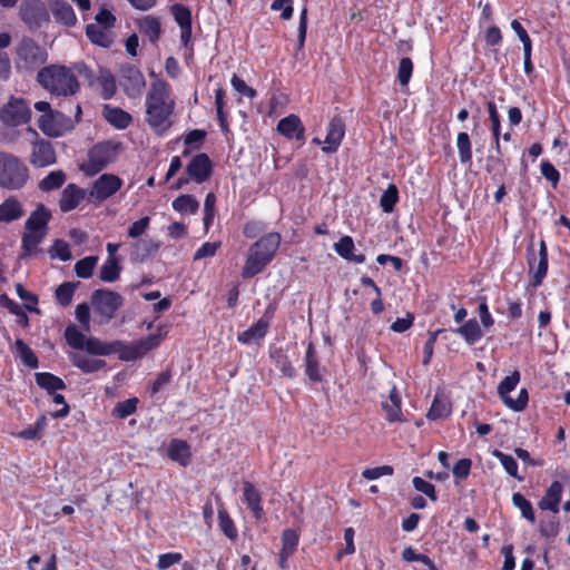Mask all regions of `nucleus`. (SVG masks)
<instances>
[{"label":"nucleus","instance_id":"nucleus-35","mask_svg":"<svg viewBox=\"0 0 570 570\" xmlns=\"http://www.w3.org/2000/svg\"><path fill=\"white\" fill-rule=\"evenodd\" d=\"M140 32L155 43L160 36V22L157 18L148 16L139 22Z\"/></svg>","mask_w":570,"mask_h":570},{"label":"nucleus","instance_id":"nucleus-47","mask_svg":"<svg viewBox=\"0 0 570 570\" xmlns=\"http://www.w3.org/2000/svg\"><path fill=\"white\" fill-rule=\"evenodd\" d=\"M512 502L517 508L520 509L524 519L532 523L535 521V515L530 501L527 500L521 493H514L512 495Z\"/></svg>","mask_w":570,"mask_h":570},{"label":"nucleus","instance_id":"nucleus-14","mask_svg":"<svg viewBox=\"0 0 570 570\" xmlns=\"http://www.w3.org/2000/svg\"><path fill=\"white\" fill-rule=\"evenodd\" d=\"M122 186V180L111 174H104L95 180L89 191V202L101 203L115 195Z\"/></svg>","mask_w":570,"mask_h":570},{"label":"nucleus","instance_id":"nucleus-10","mask_svg":"<svg viewBox=\"0 0 570 570\" xmlns=\"http://www.w3.org/2000/svg\"><path fill=\"white\" fill-rule=\"evenodd\" d=\"M31 118V110L24 99L10 97L9 101L0 108V120L9 127L27 124Z\"/></svg>","mask_w":570,"mask_h":570},{"label":"nucleus","instance_id":"nucleus-57","mask_svg":"<svg viewBox=\"0 0 570 570\" xmlns=\"http://www.w3.org/2000/svg\"><path fill=\"white\" fill-rule=\"evenodd\" d=\"M488 111L490 116V121L492 124V131L495 139L497 145V151L500 153V145H499V131H500V117L497 111V107L493 101L488 102Z\"/></svg>","mask_w":570,"mask_h":570},{"label":"nucleus","instance_id":"nucleus-43","mask_svg":"<svg viewBox=\"0 0 570 570\" xmlns=\"http://www.w3.org/2000/svg\"><path fill=\"white\" fill-rule=\"evenodd\" d=\"M175 210L180 213H196L199 208V203L191 195H181L173 202Z\"/></svg>","mask_w":570,"mask_h":570},{"label":"nucleus","instance_id":"nucleus-55","mask_svg":"<svg viewBox=\"0 0 570 570\" xmlns=\"http://www.w3.org/2000/svg\"><path fill=\"white\" fill-rule=\"evenodd\" d=\"M493 455L500 460L503 468L511 476L522 480V478L518 475V464L511 455H507L499 450H494Z\"/></svg>","mask_w":570,"mask_h":570},{"label":"nucleus","instance_id":"nucleus-31","mask_svg":"<svg viewBox=\"0 0 570 570\" xmlns=\"http://www.w3.org/2000/svg\"><path fill=\"white\" fill-rule=\"evenodd\" d=\"M243 487H244V498H245V501H246L248 508L253 511L255 518H257V519L261 518V515L263 513V509L261 507L262 498H261L259 492L248 481H244Z\"/></svg>","mask_w":570,"mask_h":570},{"label":"nucleus","instance_id":"nucleus-19","mask_svg":"<svg viewBox=\"0 0 570 570\" xmlns=\"http://www.w3.org/2000/svg\"><path fill=\"white\" fill-rule=\"evenodd\" d=\"M85 196L86 191L83 189L75 184H69L61 193L59 207L65 213L70 212L79 205Z\"/></svg>","mask_w":570,"mask_h":570},{"label":"nucleus","instance_id":"nucleus-38","mask_svg":"<svg viewBox=\"0 0 570 570\" xmlns=\"http://www.w3.org/2000/svg\"><path fill=\"white\" fill-rule=\"evenodd\" d=\"M121 266L117 258H108L100 267L99 277L104 282H115L119 278Z\"/></svg>","mask_w":570,"mask_h":570},{"label":"nucleus","instance_id":"nucleus-20","mask_svg":"<svg viewBox=\"0 0 570 570\" xmlns=\"http://www.w3.org/2000/svg\"><path fill=\"white\" fill-rule=\"evenodd\" d=\"M277 130L285 137L301 140L304 138V127L301 119L295 115H289L281 119L277 124Z\"/></svg>","mask_w":570,"mask_h":570},{"label":"nucleus","instance_id":"nucleus-32","mask_svg":"<svg viewBox=\"0 0 570 570\" xmlns=\"http://www.w3.org/2000/svg\"><path fill=\"white\" fill-rule=\"evenodd\" d=\"M104 116L111 125L120 129L126 128L131 121V116L120 108L105 106Z\"/></svg>","mask_w":570,"mask_h":570},{"label":"nucleus","instance_id":"nucleus-9","mask_svg":"<svg viewBox=\"0 0 570 570\" xmlns=\"http://www.w3.org/2000/svg\"><path fill=\"white\" fill-rule=\"evenodd\" d=\"M160 331L161 328H159V333L151 334L138 342H134L128 345L120 341V346L117 348L119 358L128 362L142 357L145 354L160 344L164 336L166 335V332L163 334Z\"/></svg>","mask_w":570,"mask_h":570},{"label":"nucleus","instance_id":"nucleus-33","mask_svg":"<svg viewBox=\"0 0 570 570\" xmlns=\"http://www.w3.org/2000/svg\"><path fill=\"white\" fill-rule=\"evenodd\" d=\"M35 377L37 384L47 390L49 394H53L55 391L66 389L65 382L51 373H36Z\"/></svg>","mask_w":570,"mask_h":570},{"label":"nucleus","instance_id":"nucleus-16","mask_svg":"<svg viewBox=\"0 0 570 570\" xmlns=\"http://www.w3.org/2000/svg\"><path fill=\"white\" fill-rule=\"evenodd\" d=\"M49 9L58 23L65 27H73L77 24V16L72 7L66 0H49Z\"/></svg>","mask_w":570,"mask_h":570},{"label":"nucleus","instance_id":"nucleus-51","mask_svg":"<svg viewBox=\"0 0 570 570\" xmlns=\"http://www.w3.org/2000/svg\"><path fill=\"white\" fill-rule=\"evenodd\" d=\"M97 264L96 256H88L78 261L75 265L76 274L81 278H88L92 275V271Z\"/></svg>","mask_w":570,"mask_h":570},{"label":"nucleus","instance_id":"nucleus-36","mask_svg":"<svg viewBox=\"0 0 570 570\" xmlns=\"http://www.w3.org/2000/svg\"><path fill=\"white\" fill-rule=\"evenodd\" d=\"M548 271V253H547V246L544 240L540 242V249H539V262L533 275L532 285L534 287L541 285L544 276L547 275Z\"/></svg>","mask_w":570,"mask_h":570},{"label":"nucleus","instance_id":"nucleus-4","mask_svg":"<svg viewBox=\"0 0 570 570\" xmlns=\"http://www.w3.org/2000/svg\"><path fill=\"white\" fill-rule=\"evenodd\" d=\"M29 179V169L16 155L0 151V187L21 189Z\"/></svg>","mask_w":570,"mask_h":570},{"label":"nucleus","instance_id":"nucleus-53","mask_svg":"<svg viewBox=\"0 0 570 570\" xmlns=\"http://www.w3.org/2000/svg\"><path fill=\"white\" fill-rule=\"evenodd\" d=\"M49 254L51 258H60L61 261L71 259L70 246L62 239H57L51 248L49 249Z\"/></svg>","mask_w":570,"mask_h":570},{"label":"nucleus","instance_id":"nucleus-2","mask_svg":"<svg viewBox=\"0 0 570 570\" xmlns=\"http://www.w3.org/2000/svg\"><path fill=\"white\" fill-rule=\"evenodd\" d=\"M148 125L157 132H164L171 126L170 116L175 101L170 98L169 86L164 80L151 82L146 97Z\"/></svg>","mask_w":570,"mask_h":570},{"label":"nucleus","instance_id":"nucleus-22","mask_svg":"<svg viewBox=\"0 0 570 570\" xmlns=\"http://www.w3.org/2000/svg\"><path fill=\"white\" fill-rule=\"evenodd\" d=\"M86 36L94 45L100 46L102 48H109L114 43L111 28H107L100 24L89 23L86 27Z\"/></svg>","mask_w":570,"mask_h":570},{"label":"nucleus","instance_id":"nucleus-26","mask_svg":"<svg viewBox=\"0 0 570 570\" xmlns=\"http://www.w3.org/2000/svg\"><path fill=\"white\" fill-rule=\"evenodd\" d=\"M120 346V341L112 343H105L96 337H87L83 350L94 355H109L117 353V348Z\"/></svg>","mask_w":570,"mask_h":570},{"label":"nucleus","instance_id":"nucleus-45","mask_svg":"<svg viewBox=\"0 0 570 570\" xmlns=\"http://www.w3.org/2000/svg\"><path fill=\"white\" fill-rule=\"evenodd\" d=\"M456 147L460 155V161L468 164L472 158L471 140L466 132H460L456 138Z\"/></svg>","mask_w":570,"mask_h":570},{"label":"nucleus","instance_id":"nucleus-42","mask_svg":"<svg viewBox=\"0 0 570 570\" xmlns=\"http://www.w3.org/2000/svg\"><path fill=\"white\" fill-rule=\"evenodd\" d=\"M14 347L17 350L18 356L26 365L30 366L31 368L38 367V358L36 354L21 338L16 340Z\"/></svg>","mask_w":570,"mask_h":570},{"label":"nucleus","instance_id":"nucleus-12","mask_svg":"<svg viewBox=\"0 0 570 570\" xmlns=\"http://www.w3.org/2000/svg\"><path fill=\"white\" fill-rule=\"evenodd\" d=\"M20 19L29 29H38L50 20L49 12L41 0H26L19 7Z\"/></svg>","mask_w":570,"mask_h":570},{"label":"nucleus","instance_id":"nucleus-13","mask_svg":"<svg viewBox=\"0 0 570 570\" xmlns=\"http://www.w3.org/2000/svg\"><path fill=\"white\" fill-rule=\"evenodd\" d=\"M119 85L128 97L137 98L142 94L146 81L137 67L125 65L120 69Z\"/></svg>","mask_w":570,"mask_h":570},{"label":"nucleus","instance_id":"nucleus-25","mask_svg":"<svg viewBox=\"0 0 570 570\" xmlns=\"http://www.w3.org/2000/svg\"><path fill=\"white\" fill-rule=\"evenodd\" d=\"M383 409L386 413V420L389 422L404 421L401 412V397L395 386L390 391L387 401L383 402Z\"/></svg>","mask_w":570,"mask_h":570},{"label":"nucleus","instance_id":"nucleus-46","mask_svg":"<svg viewBox=\"0 0 570 570\" xmlns=\"http://www.w3.org/2000/svg\"><path fill=\"white\" fill-rule=\"evenodd\" d=\"M65 337L72 348L83 350L87 337L75 325L67 326Z\"/></svg>","mask_w":570,"mask_h":570},{"label":"nucleus","instance_id":"nucleus-61","mask_svg":"<svg viewBox=\"0 0 570 570\" xmlns=\"http://www.w3.org/2000/svg\"><path fill=\"white\" fill-rule=\"evenodd\" d=\"M215 204H216V196L213 193H209L206 196L205 204H204V210H205L204 225H205L206 229L209 227V225L212 224V222L214 219Z\"/></svg>","mask_w":570,"mask_h":570},{"label":"nucleus","instance_id":"nucleus-27","mask_svg":"<svg viewBox=\"0 0 570 570\" xmlns=\"http://www.w3.org/2000/svg\"><path fill=\"white\" fill-rule=\"evenodd\" d=\"M335 252L346 261L361 264L365 261L363 254L355 255L353 253L354 242L350 236H343L337 243L334 244Z\"/></svg>","mask_w":570,"mask_h":570},{"label":"nucleus","instance_id":"nucleus-3","mask_svg":"<svg viewBox=\"0 0 570 570\" xmlns=\"http://www.w3.org/2000/svg\"><path fill=\"white\" fill-rule=\"evenodd\" d=\"M279 244L281 235L278 233H269L255 242L248 250L242 276L250 278L261 273L273 259Z\"/></svg>","mask_w":570,"mask_h":570},{"label":"nucleus","instance_id":"nucleus-8","mask_svg":"<svg viewBox=\"0 0 570 570\" xmlns=\"http://www.w3.org/2000/svg\"><path fill=\"white\" fill-rule=\"evenodd\" d=\"M91 304L100 317L99 323L106 324L116 316L124 304V297L114 291L96 289L91 295Z\"/></svg>","mask_w":570,"mask_h":570},{"label":"nucleus","instance_id":"nucleus-64","mask_svg":"<svg viewBox=\"0 0 570 570\" xmlns=\"http://www.w3.org/2000/svg\"><path fill=\"white\" fill-rule=\"evenodd\" d=\"M149 222H150V218L148 216L142 217L141 219L135 222L128 228V236L131 238H138L139 236H141L148 228Z\"/></svg>","mask_w":570,"mask_h":570},{"label":"nucleus","instance_id":"nucleus-49","mask_svg":"<svg viewBox=\"0 0 570 570\" xmlns=\"http://www.w3.org/2000/svg\"><path fill=\"white\" fill-rule=\"evenodd\" d=\"M79 283H63L56 289V298L62 306H68L71 303L75 289Z\"/></svg>","mask_w":570,"mask_h":570},{"label":"nucleus","instance_id":"nucleus-34","mask_svg":"<svg viewBox=\"0 0 570 570\" xmlns=\"http://www.w3.org/2000/svg\"><path fill=\"white\" fill-rule=\"evenodd\" d=\"M267 328H268V322L266 320L261 318L257 321V323H255L248 330L243 332L238 336V341L244 344H248L254 341H258L266 334Z\"/></svg>","mask_w":570,"mask_h":570},{"label":"nucleus","instance_id":"nucleus-21","mask_svg":"<svg viewBox=\"0 0 570 570\" xmlns=\"http://www.w3.org/2000/svg\"><path fill=\"white\" fill-rule=\"evenodd\" d=\"M167 456L181 466H187L191 456L190 448L186 441L174 439L167 446Z\"/></svg>","mask_w":570,"mask_h":570},{"label":"nucleus","instance_id":"nucleus-63","mask_svg":"<svg viewBox=\"0 0 570 570\" xmlns=\"http://www.w3.org/2000/svg\"><path fill=\"white\" fill-rule=\"evenodd\" d=\"M116 23V17L106 8H101L95 17L92 24H100L107 28H114Z\"/></svg>","mask_w":570,"mask_h":570},{"label":"nucleus","instance_id":"nucleus-58","mask_svg":"<svg viewBox=\"0 0 570 570\" xmlns=\"http://www.w3.org/2000/svg\"><path fill=\"white\" fill-rule=\"evenodd\" d=\"M219 525L222 531L230 539L236 538L237 531L234 527L232 519L225 510L218 512Z\"/></svg>","mask_w":570,"mask_h":570},{"label":"nucleus","instance_id":"nucleus-5","mask_svg":"<svg viewBox=\"0 0 570 570\" xmlns=\"http://www.w3.org/2000/svg\"><path fill=\"white\" fill-rule=\"evenodd\" d=\"M50 217V212L42 204H39L37 209L31 213L24 225L22 236L24 253L20 256L21 258L27 257L46 236V227Z\"/></svg>","mask_w":570,"mask_h":570},{"label":"nucleus","instance_id":"nucleus-52","mask_svg":"<svg viewBox=\"0 0 570 570\" xmlns=\"http://www.w3.org/2000/svg\"><path fill=\"white\" fill-rule=\"evenodd\" d=\"M138 400L136 397L117 403L112 410V415L119 419H125L136 411Z\"/></svg>","mask_w":570,"mask_h":570},{"label":"nucleus","instance_id":"nucleus-7","mask_svg":"<svg viewBox=\"0 0 570 570\" xmlns=\"http://www.w3.org/2000/svg\"><path fill=\"white\" fill-rule=\"evenodd\" d=\"M117 147L110 141L95 145L88 153V160L80 165V169L88 176L101 171L108 164L115 161L118 155Z\"/></svg>","mask_w":570,"mask_h":570},{"label":"nucleus","instance_id":"nucleus-18","mask_svg":"<svg viewBox=\"0 0 570 570\" xmlns=\"http://www.w3.org/2000/svg\"><path fill=\"white\" fill-rule=\"evenodd\" d=\"M344 122L341 118H333L328 126V131L324 140L323 151L332 154L337 150L344 137Z\"/></svg>","mask_w":570,"mask_h":570},{"label":"nucleus","instance_id":"nucleus-6","mask_svg":"<svg viewBox=\"0 0 570 570\" xmlns=\"http://www.w3.org/2000/svg\"><path fill=\"white\" fill-rule=\"evenodd\" d=\"M14 65L18 70L31 71L43 65L47 51L30 37H22L14 47Z\"/></svg>","mask_w":570,"mask_h":570},{"label":"nucleus","instance_id":"nucleus-44","mask_svg":"<svg viewBox=\"0 0 570 570\" xmlns=\"http://www.w3.org/2000/svg\"><path fill=\"white\" fill-rule=\"evenodd\" d=\"M272 358L275 362L276 367L282 372V374L286 377L294 376V367L292 366L291 361L284 354L282 350H276L272 353Z\"/></svg>","mask_w":570,"mask_h":570},{"label":"nucleus","instance_id":"nucleus-60","mask_svg":"<svg viewBox=\"0 0 570 570\" xmlns=\"http://www.w3.org/2000/svg\"><path fill=\"white\" fill-rule=\"evenodd\" d=\"M16 292L18 294V296L26 302V308H28L29 311H35V312H39L35 305L37 304L38 302V298L36 295H33L32 293L28 292L23 286L22 284L18 283L16 284Z\"/></svg>","mask_w":570,"mask_h":570},{"label":"nucleus","instance_id":"nucleus-17","mask_svg":"<svg viewBox=\"0 0 570 570\" xmlns=\"http://www.w3.org/2000/svg\"><path fill=\"white\" fill-rule=\"evenodd\" d=\"M30 163L36 167H47L56 163V154L49 141L39 140L33 144Z\"/></svg>","mask_w":570,"mask_h":570},{"label":"nucleus","instance_id":"nucleus-11","mask_svg":"<svg viewBox=\"0 0 570 570\" xmlns=\"http://www.w3.org/2000/svg\"><path fill=\"white\" fill-rule=\"evenodd\" d=\"M520 381V373L514 371L511 375L507 376L498 386V393L502 399L503 403L513 411H522L525 409L529 400L528 391L525 389L520 390L517 399L509 395L513 391Z\"/></svg>","mask_w":570,"mask_h":570},{"label":"nucleus","instance_id":"nucleus-56","mask_svg":"<svg viewBox=\"0 0 570 570\" xmlns=\"http://www.w3.org/2000/svg\"><path fill=\"white\" fill-rule=\"evenodd\" d=\"M171 11L180 28L191 26V14L188 8L181 4H175L171 7Z\"/></svg>","mask_w":570,"mask_h":570},{"label":"nucleus","instance_id":"nucleus-54","mask_svg":"<svg viewBox=\"0 0 570 570\" xmlns=\"http://www.w3.org/2000/svg\"><path fill=\"white\" fill-rule=\"evenodd\" d=\"M282 551L285 554H293L298 543V534L293 529H286L282 534Z\"/></svg>","mask_w":570,"mask_h":570},{"label":"nucleus","instance_id":"nucleus-15","mask_svg":"<svg viewBox=\"0 0 570 570\" xmlns=\"http://www.w3.org/2000/svg\"><path fill=\"white\" fill-rule=\"evenodd\" d=\"M189 179L200 184L206 181L212 174V161L206 154H197L186 167Z\"/></svg>","mask_w":570,"mask_h":570},{"label":"nucleus","instance_id":"nucleus-59","mask_svg":"<svg viewBox=\"0 0 570 570\" xmlns=\"http://www.w3.org/2000/svg\"><path fill=\"white\" fill-rule=\"evenodd\" d=\"M413 70V63L410 58H402L399 66L397 79L402 86L409 83Z\"/></svg>","mask_w":570,"mask_h":570},{"label":"nucleus","instance_id":"nucleus-28","mask_svg":"<svg viewBox=\"0 0 570 570\" xmlns=\"http://www.w3.org/2000/svg\"><path fill=\"white\" fill-rule=\"evenodd\" d=\"M23 210L19 200L11 196L0 205V222H11L20 218Z\"/></svg>","mask_w":570,"mask_h":570},{"label":"nucleus","instance_id":"nucleus-41","mask_svg":"<svg viewBox=\"0 0 570 570\" xmlns=\"http://www.w3.org/2000/svg\"><path fill=\"white\" fill-rule=\"evenodd\" d=\"M455 332L461 334L469 344H473L482 336L481 328L475 320L468 321L456 328Z\"/></svg>","mask_w":570,"mask_h":570},{"label":"nucleus","instance_id":"nucleus-29","mask_svg":"<svg viewBox=\"0 0 570 570\" xmlns=\"http://www.w3.org/2000/svg\"><path fill=\"white\" fill-rule=\"evenodd\" d=\"M451 413V403L443 393H436L433 403L428 412L430 420H438L448 416Z\"/></svg>","mask_w":570,"mask_h":570},{"label":"nucleus","instance_id":"nucleus-40","mask_svg":"<svg viewBox=\"0 0 570 570\" xmlns=\"http://www.w3.org/2000/svg\"><path fill=\"white\" fill-rule=\"evenodd\" d=\"M306 374L307 376L315 382H320L322 380V376L318 371V361L315 355L314 345L312 343L308 344L307 351H306Z\"/></svg>","mask_w":570,"mask_h":570},{"label":"nucleus","instance_id":"nucleus-39","mask_svg":"<svg viewBox=\"0 0 570 570\" xmlns=\"http://www.w3.org/2000/svg\"><path fill=\"white\" fill-rule=\"evenodd\" d=\"M99 86L101 87V96L105 99L111 98L116 92V80L112 73L108 70H100L97 78Z\"/></svg>","mask_w":570,"mask_h":570},{"label":"nucleus","instance_id":"nucleus-50","mask_svg":"<svg viewBox=\"0 0 570 570\" xmlns=\"http://www.w3.org/2000/svg\"><path fill=\"white\" fill-rule=\"evenodd\" d=\"M60 115L61 114L59 111H53V110L51 112L43 114L38 120L39 128L46 135H49V136L57 135L58 131L56 128L55 119H56V117H59Z\"/></svg>","mask_w":570,"mask_h":570},{"label":"nucleus","instance_id":"nucleus-48","mask_svg":"<svg viewBox=\"0 0 570 570\" xmlns=\"http://www.w3.org/2000/svg\"><path fill=\"white\" fill-rule=\"evenodd\" d=\"M399 199V191L395 185H389L380 199V205L385 213H391Z\"/></svg>","mask_w":570,"mask_h":570},{"label":"nucleus","instance_id":"nucleus-30","mask_svg":"<svg viewBox=\"0 0 570 570\" xmlns=\"http://www.w3.org/2000/svg\"><path fill=\"white\" fill-rule=\"evenodd\" d=\"M70 357L72 364L85 373H92L99 371L106 365V362L104 360L90 358L80 353H73L71 354Z\"/></svg>","mask_w":570,"mask_h":570},{"label":"nucleus","instance_id":"nucleus-23","mask_svg":"<svg viewBox=\"0 0 570 570\" xmlns=\"http://www.w3.org/2000/svg\"><path fill=\"white\" fill-rule=\"evenodd\" d=\"M159 246V243L153 239H139L132 245V259L142 263L153 257L158 252Z\"/></svg>","mask_w":570,"mask_h":570},{"label":"nucleus","instance_id":"nucleus-24","mask_svg":"<svg viewBox=\"0 0 570 570\" xmlns=\"http://www.w3.org/2000/svg\"><path fill=\"white\" fill-rule=\"evenodd\" d=\"M562 490V484L559 481L552 482L547 490L546 495L539 501V508L541 510H550L557 513L559 511Z\"/></svg>","mask_w":570,"mask_h":570},{"label":"nucleus","instance_id":"nucleus-1","mask_svg":"<svg viewBox=\"0 0 570 570\" xmlns=\"http://www.w3.org/2000/svg\"><path fill=\"white\" fill-rule=\"evenodd\" d=\"M73 69L80 75L87 76L89 72L88 67L82 62L76 63L72 69L61 65H50L38 71L37 80L46 90L55 96H73L80 88Z\"/></svg>","mask_w":570,"mask_h":570},{"label":"nucleus","instance_id":"nucleus-62","mask_svg":"<svg viewBox=\"0 0 570 570\" xmlns=\"http://www.w3.org/2000/svg\"><path fill=\"white\" fill-rule=\"evenodd\" d=\"M181 559L183 556L179 552L161 554L158 558L157 568L159 570H166L171 566L179 563Z\"/></svg>","mask_w":570,"mask_h":570},{"label":"nucleus","instance_id":"nucleus-37","mask_svg":"<svg viewBox=\"0 0 570 570\" xmlns=\"http://www.w3.org/2000/svg\"><path fill=\"white\" fill-rule=\"evenodd\" d=\"M65 181L66 174L62 170H53L40 180L38 186L42 191H50L60 188Z\"/></svg>","mask_w":570,"mask_h":570}]
</instances>
